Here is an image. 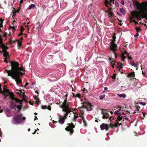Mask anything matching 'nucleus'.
<instances>
[{"label":"nucleus","mask_w":147,"mask_h":147,"mask_svg":"<svg viewBox=\"0 0 147 147\" xmlns=\"http://www.w3.org/2000/svg\"><path fill=\"white\" fill-rule=\"evenodd\" d=\"M7 35V34L6 33H4V34H3V35L2 36L1 35V38H2V36H3L5 37V39H6V36Z\"/></svg>","instance_id":"obj_44"},{"label":"nucleus","mask_w":147,"mask_h":147,"mask_svg":"<svg viewBox=\"0 0 147 147\" xmlns=\"http://www.w3.org/2000/svg\"><path fill=\"white\" fill-rule=\"evenodd\" d=\"M118 108H119L120 109L115 111V112H114V114L116 115H118V117H119V116H121L122 115V114L121 113H121L122 114H124V113L122 112V111H123L124 108L122 107H118Z\"/></svg>","instance_id":"obj_12"},{"label":"nucleus","mask_w":147,"mask_h":147,"mask_svg":"<svg viewBox=\"0 0 147 147\" xmlns=\"http://www.w3.org/2000/svg\"><path fill=\"white\" fill-rule=\"evenodd\" d=\"M104 3L107 7H109V6L108 5L109 4V3L108 0H105V1L104 2Z\"/></svg>","instance_id":"obj_30"},{"label":"nucleus","mask_w":147,"mask_h":147,"mask_svg":"<svg viewBox=\"0 0 147 147\" xmlns=\"http://www.w3.org/2000/svg\"><path fill=\"white\" fill-rule=\"evenodd\" d=\"M70 102H67V99H65L64 102H62V104L60 106V107L62 109V111L65 113H69L71 112L70 107Z\"/></svg>","instance_id":"obj_4"},{"label":"nucleus","mask_w":147,"mask_h":147,"mask_svg":"<svg viewBox=\"0 0 147 147\" xmlns=\"http://www.w3.org/2000/svg\"><path fill=\"white\" fill-rule=\"evenodd\" d=\"M117 67L118 69H120L123 67L122 65L123 64L121 62H119L117 63Z\"/></svg>","instance_id":"obj_22"},{"label":"nucleus","mask_w":147,"mask_h":147,"mask_svg":"<svg viewBox=\"0 0 147 147\" xmlns=\"http://www.w3.org/2000/svg\"><path fill=\"white\" fill-rule=\"evenodd\" d=\"M9 97L12 101H14L16 102H20V100L17 98L14 97V95L13 92H9L8 93Z\"/></svg>","instance_id":"obj_11"},{"label":"nucleus","mask_w":147,"mask_h":147,"mask_svg":"<svg viewBox=\"0 0 147 147\" xmlns=\"http://www.w3.org/2000/svg\"><path fill=\"white\" fill-rule=\"evenodd\" d=\"M16 41H14L12 40H9V43L11 44L13 43H15Z\"/></svg>","instance_id":"obj_42"},{"label":"nucleus","mask_w":147,"mask_h":147,"mask_svg":"<svg viewBox=\"0 0 147 147\" xmlns=\"http://www.w3.org/2000/svg\"><path fill=\"white\" fill-rule=\"evenodd\" d=\"M11 67V70H5V71L8 74V76H11L15 73H20L21 75L23 76L24 74L22 71H24L25 69L23 67H19V64L17 61H10Z\"/></svg>","instance_id":"obj_2"},{"label":"nucleus","mask_w":147,"mask_h":147,"mask_svg":"<svg viewBox=\"0 0 147 147\" xmlns=\"http://www.w3.org/2000/svg\"><path fill=\"white\" fill-rule=\"evenodd\" d=\"M129 119L125 116H121L118 117V120L119 121L123 120V121H124L125 120L127 121Z\"/></svg>","instance_id":"obj_15"},{"label":"nucleus","mask_w":147,"mask_h":147,"mask_svg":"<svg viewBox=\"0 0 147 147\" xmlns=\"http://www.w3.org/2000/svg\"><path fill=\"white\" fill-rule=\"evenodd\" d=\"M117 95L120 98H125L126 97V95L124 94H118Z\"/></svg>","instance_id":"obj_28"},{"label":"nucleus","mask_w":147,"mask_h":147,"mask_svg":"<svg viewBox=\"0 0 147 147\" xmlns=\"http://www.w3.org/2000/svg\"><path fill=\"white\" fill-rule=\"evenodd\" d=\"M75 96L76 97L80 98V94H77Z\"/></svg>","instance_id":"obj_46"},{"label":"nucleus","mask_w":147,"mask_h":147,"mask_svg":"<svg viewBox=\"0 0 147 147\" xmlns=\"http://www.w3.org/2000/svg\"><path fill=\"white\" fill-rule=\"evenodd\" d=\"M11 28H12V30H14L15 29V28H16V27L13 26Z\"/></svg>","instance_id":"obj_60"},{"label":"nucleus","mask_w":147,"mask_h":147,"mask_svg":"<svg viewBox=\"0 0 147 147\" xmlns=\"http://www.w3.org/2000/svg\"><path fill=\"white\" fill-rule=\"evenodd\" d=\"M36 103L38 104L40 103V102L39 101V99H37V100L36 101Z\"/></svg>","instance_id":"obj_40"},{"label":"nucleus","mask_w":147,"mask_h":147,"mask_svg":"<svg viewBox=\"0 0 147 147\" xmlns=\"http://www.w3.org/2000/svg\"><path fill=\"white\" fill-rule=\"evenodd\" d=\"M41 108L42 109H47V106L46 105H44V106H42Z\"/></svg>","instance_id":"obj_38"},{"label":"nucleus","mask_w":147,"mask_h":147,"mask_svg":"<svg viewBox=\"0 0 147 147\" xmlns=\"http://www.w3.org/2000/svg\"><path fill=\"white\" fill-rule=\"evenodd\" d=\"M74 117L72 119V121L74 122H76L78 117V114L76 113H74Z\"/></svg>","instance_id":"obj_16"},{"label":"nucleus","mask_w":147,"mask_h":147,"mask_svg":"<svg viewBox=\"0 0 147 147\" xmlns=\"http://www.w3.org/2000/svg\"><path fill=\"white\" fill-rule=\"evenodd\" d=\"M105 94H103L99 96V98L100 100H102L105 96Z\"/></svg>","instance_id":"obj_37"},{"label":"nucleus","mask_w":147,"mask_h":147,"mask_svg":"<svg viewBox=\"0 0 147 147\" xmlns=\"http://www.w3.org/2000/svg\"><path fill=\"white\" fill-rule=\"evenodd\" d=\"M20 101H19V102H16L17 103L19 104V105H17L16 107L17 108L19 109V110H21L22 108V102L23 100H20Z\"/></svg>","instance_id":"obj_17"},{"label":"nucleus","mask_w":147,"mask_h":147,"mask_svg":"<svg viewBox=\"0 0 147 147\" xmlns=\"http://www.w3.org/2000/svg\"><path fill=\"white\" fill-rule=\"evenodd\" d=\"M22 114H15L13 117V123L15 124H20L22 121Z\"/></svg>","instance_id":"obj_5"},{"label":"nucleus","mask_w":147,"mask_h":147,"mask_svg":"<svg viewBox=\"0 0 147 147\" xmlns=\"http://www.w3.org/2000/svg\"><path fill=\"white\" fill-rule=\"evenodd\" d=\"M69 113H65V114L62 117H60L59 118V122L60 124H63L65 122V120L67 118Z\"/></svg>","instance_id":"obj_9"},{"label":"nucleus","mask_w":147,"mask_h":147,"mask_svg":"<svg viewBox=\"0 0 147 147\" xmlns=\"http://www.w3.org/2000/svg\"><path fill=\"white\" fill-rule=\"evenodd\" d=\"M124 53V54H127V56H128L129 55L128 53H127V51H125L124 53Z\"/></svg>","instance_id":"obj_51"},{"label":"nucleus","mask_w":147,"mask_h":147,"mask_svg":"<svg viewBox=\"0 0 147 147\" xmlns=\"http://www.w3.org/2000/svg\"><path fill=\"white\" fill-rule=\"evenodd\" d=\"M115 76H116L115 75H113V76L112 77V78L113 79L115 78Z\"/></svg>","instance_id":"obj_64"},{"label":"nucleus","mask_w":147,"mask_h":147,"mask_svg":"<svg viewBox=\"0 0 147 147\" xmlns=\"http://www.w3.org/2000/svg\"><path fill=\"white\" fill-rule=\"evenodd\" d=\"M135 29L136 30L137 33H138L139 32L141 31V29L140 28L136 27Z\"/></svg>","instance_id":"obj_35"},{"label":"nucleus","mask_w":147,"mask_h":147,"mask_svg":"<svg viewBox=\"0 0 147 147\" xmlns=\"http://www.w3.org/2000/svg\"><path fill=\"white\" fill-rule=\"evenodd\" d=\"M101 110L102 111L101 113L103 115L102 117V119H105L109 118V114L106 112V110L103 109H101Z\"/></svg>","instance_id":"obj_10"},{"label":"nucleus","mask_w":147,"mask_h":147,"mask_svg":"<svg viewBox=\"0 0 147 147\" xmlns=\"http://www.w3.org/2000/svg\"><path fill=\"white\" fill-rule=\"evenodd\" d=\"M7 87L4 86L3 87V94H5L6 93H9V90H7L6 89Z\"/></svg>","instance_id":"obj_20"},{"label":"nucleus","mask_w":147,"mask_h":147,"mask_svg":"<svg viewBox=\"0 0 147 147\" xmlns=\"http://www.w3.org/2000/svg\"><path fill=\"white\" fill-rule=\"evenodd\" d=\"M35 6V5L34 4L30 5L28 7V10H30L32 8H34Z\"/></svg>","instance_id":"obj_26"},{"label":"nucleus","mask_w":147,"mask_h":147,"mask_svg":"<svg viewBox=\"0 0 147 147\" xmlns=\"http://www.w3.org/2000/svg\"><path fill=\"white\" fill-rule=\"evenodd\" d=\"M120 12L122 13L123 14H125L126 12L125 10L123 8H121L120 9Z\"/></svg>","instance_id":"obj_27"},{"label":"nucleus","mask_w":147,"mask_h":147,"mask_svg":"<svg viewBox=\"0 0 147 147\" xmlns=\"http://www.w3.org/2000/svg\"><path fill=\"white\" fill-rule=\"evenodd\" d=\"M13 10L12 11V18L14 19V17L16 16V13L17 11H15V8H13Z\"/></svg>","instance_id":"obj_21"},{"label":"nucleus","mask_w":147,"mask_h":147,"mask_svg":"<svg viewBox=\"0 0 147 147\" xmlns=\"http://www.w3.org/2000/svg\"><path fill=\"white\" fill-rule=\"evenodd\" d=\"M108 14L109 17L111 18L113 16L114 14L112 12L110 11L109 12Z\"/></svg>","instance_id":"obj_32"},{"label":"nucleus","mask_w":147,"mask_h":147,"mask_svg":"<svg viewBox=\"0 0 147 147\" xmlns=\"http://www.w3.org/2000/svg\"><path fill=\"white\" fill-rule=\"evenodd\" d=\"M16 41L18 42V49H19L20 47L22 46V41H20V40H16Z\"/></svg>","instance_id":"obj_25"},{"label":"nucleus","mask_w":147,"mask_h":147,"mask_svg":"<svg viewBox=\"0 0 147 147\" xmlns=\"http://www.w3.org/2000/svg\"><path fill=\"white\" fill-rule=\"evenodd\" d=\"M121 3L123 5H124V1L123 0H121Z\"/></svg>","instance_id":"obj_59"},{"label":"nucleus","mask_w":147,"mask_h":147,"mask_svg":"<svg viewBox=\"0 0 147 147\" xmlns=\"http://www.w3.org/2000/svg\"><path fill=\"white\" fill-rule=\"evenodd\" d=\"M115 1V0H110L109 2V4L111 6L112 4H114Z\"/></svg>","instance_id":"obj_33"},{"label":"nucleus","mask_w":147,"mask_h":147,"mask_svg":"<svg viewBox=\"0 0 147 147\" xmlns=\"http://www.w3.org/2000/svg\"><path fill=\"white\" fill-rule=\"evenodd\" d=\"M81 119H82L83 121H84V120H85V119L84 118V117H83V116H82V117L81 118Z\"/></svg>","instance_id":"obj_62"},{"label":"nucleus","mask_w":147,"mask_h":147,"mask_svg":"<svg viewBox=\"0 0 147 147\" xmlns=\"http://www.w3.org/2000/svg\"><path fill=\"white\" fill-rule=\"evenodd\" d=\"M20 95L22 96H23V98L25 99V98H26L27 97L23 93V92H22L21 90H20Z\"/></svg>","instance_id":"obj_29"},{"label":"nucleus","mask_w":147,"mask_h":147,"mask_svg":"<svg viewBox=\"0 0 147 147\" xmlns=\"http://www.w3.org/2000/svg\"><path fill=\"white\" fill-rule=\"evenodd\" d=\"M116 121L117 122V123H116V124L117 125H122L121 123H119L118 122V121H119V120H118V118H117V119L116 120Z\"/></svg>","instance_id":"obj_36"},{"label":"nucleus","mask_w":147,"mask_h":147,"mask_svg":"<svg viewBox=\"0 0 147 147\" xmlns=\"http://www.w3.org/2000/svg\"><path fill=\"white\" fill-rule=\"evenodd\" d=\"M115 63V61L114 60H113V61H112L111 62V65H112V66L114 67V65Z\"/></svg>","instance_id":"obj_39"},{"label":"nucleus","mask_w":147,"mask_h":147,"mask_svg":"<svg viewBox=\"0 0 147 147\" xmlns=\"http://www.w3.org/2000/svg\"><path fill=\"white\" fill-rule=\"evenodd\" d=\"M83 123H84V126H86V122L85 121V120H84V121H83Z\"/></svg>","instance_id":"obj_57"},{"label":"nucleus","mask_w":147,"mask_h":147,"mask_svg":"<svg viewBox=\"0 0 147 147\" xmlns=\"http://www.w3.org/2000/svg\"><path fill=\"white\" fill-rule=\"evenodd\" d=\"M140 109V107L139 106H136V110L135 111H134V112H133V113L134 114V113H136V111H139V110Z\"/></svg>","instance_id":"obj_34"},{"label":"nucleus","mask_w":147,"mask_h":147,"mask_svg":"<svg viewBox=\"0 0 147 147\" xmlns=\"http://www.w3.org/2000/svg\"><path fill=\"white\" fill-rule=\"evenodd\" d=\"M83 91H84L85 92H87V90H85V88L83 89Z\"/></svg>","instance_id":"obj_63"},{"label":"nucleus","mask_w":147,"mask_h":147,"mask_svg":"<svg viewBox=\"0 0 147 147\" xmlns=\"http://www.w3.org/2000/svg\"><path fill=\"white\" fill-rule=\"evenodd\" d=\"M109 128L110 127L112 129H113L117 127L118 126V125H116V124L113 125L112 123H110L109 125Z\"/></svg>","instance_id":"obj_23"},{"label":"nucleus","mask_w":147,"mask_h":147,"mask_svg":"<svg viewBox=\"0 0 147 147\" xmlns=\"http://www.w3.org/2000/svg\"><path fill=\"white\" fill-rule=\"evenodd\" d=\"M112 8H109L108 10L105 11V12H110L111 11V10H112Z\"/></svg>","instance_id":"obj_43"},{"label":"nucleus","mask_w":147,"mask_h":147,"mask_svg":"<svg viewBox=\"0 0 147 147\" xmlns=\"http://www.w3.org/2000/svg\"><path fill=\"white\" fill-rule=\"evenodd\" d=\"M140 103L142 104L143 105H145L146 104V103L145 102H140Z\"/></svg>","instance_id":"obj_49"},{"label":"nucleus","mask_w":147,"mask_h":147,"mask_svg":"<svg viewBox=\"0 0 147 147\" xmlns=\"http://www.w3.org/2000/svg\"><path fill=\"white\" fill-rule=\"evenodd\" d=\"M23 40V38H22V37H21L20 38V40H20V41H22V40Z\"/></svg>","instance_id":"obj_61"},{"label":"nucleus","mask_w":147,"mask_h":147,"mask_svg":"<svg viewBox=\"0 0 147 147\" xmlns=\"http://www.w3.org/2000/svg\"><path fill=\"white\" fill-rule=\"evenodd\" d=\"M109 60L110 61V62H111L112 61H113L114 60L113 59H112L110 57H109Z\"/></svg>","instance_id":"obj_53"},{"label":"nucleus","mask_w":147,"mask_h":147,"mask_svg":"<svg viewBox=\"0 0 147 147\" xmlns=\"http://www.w3.org/2000/svg\"><path fill=\"white\" fill-rule=\"evenodd\" d=\"M3 20H2V22H1V23H0V26L1 28H2L3 27Z\"/></svg>","instance_id":"obj_41"},{"label":"nucleus","mask_w":147,"mask_h":147,"mask_svg":"<svg viewBox=\"0 0 147 147\" xmlns=\"http://www.w3.org/2000/svg\"><path fill=\"white\" fill-rule=\"evenodd\" d=\"M121 59L122 60V61H124L125 59L126 58V57L124 56V53H122L121 55Z\"/></svg>","instance_id":"obj_24"},{"label":"nucleus","mask_w":147,"mask_h":147,"mask_svg":"<svg viewBox=\"0 0 147 147\" xmlns=\"http://www.w3.org/2000/svg\"><path fill=\"white\" fill-rule=\"evenodd\" d=\"M23 33L22 32H20V33H19V34H18V35L19 36H22V35H23Z\"/></svg>","instance_id":"obj_58"},{"label":"nucleus","mask_w":147,"mask_h":147,"mask_svg":"<svg viewBox=\"0 0 147 147\" xmlns=\"http://www.w3.org/2000/svg\"><path fill=\"white\" fill-rule=\"evenodd\" d=\"M20 75H21L20 73H15L14 75L10 76L13 78L15 79L17 84L22 83V80L20 78Z\"/></svg>","instance_id":"obj_7"},{"label":"nucleus","mask_w":147,"mask_h":147,"mask_svg":"<svg viewBox=\"0 0 147 147\" xmlns=\"http://www.w3.org/2000/svg\"><path fill=\"white\" fill-rule=\"evenodd\" d=\"M92 104L90 102L85 103L83 106V107H84V108L86 109V110L88 111H90L92 110Z\"/></svg>","instance_id":"obj_8"},{"label":"nucleus","mask_w":147,"mask_h":147,"mask_svg":"<svg viewBox=\"0 0 147 147\" xmlns=\"http://www.w3.org/2000/svg\"><path fill=\"white\" fill-rule=\"evenodd\" d=\"M0 93L3 94V91L2 90V89L1 87V85L0 86Z\"/></svg>","instance_id":"obj_50"},{"label":"nucleus","mask_w":147,"mask_h":147,"mask_svg":"<svg viewBox=\"0 0 147 147\" xmlns=\"http://www.w3.org/2000/svg\"><path fill=\"white\" fill-rule=\"evenodd\" d=\"M138 36H139V34H138V33L137 32V33L136 34H135L134 35V37H137Z\"/></svg>","instance_id":"obj_54"},{"label":"nucleus","mask_w":147,"mask_h":147,"mask_svg":"<svg viewBox=\"0 0 147 147\" xmlns=\"http://www.w3.org/2000/svg\"><path fill=\"white\" fill-rule=\"evenodd\" d=\"M127 77L129 78L130 77H133V79H135V78H134V77H135V75L134 74V72H132L130 73L129 74L127 75Z\"/></svg>","instance_id":"obj_19"},{"label":"nucleus","mask_w":147,"mask_h":147,"mask_svg":"<svg viewBox=\"0 0 147 147\" xmlns=\"http://www.w3.org/2000/svg\"><path fill=\"white\" fill-rule=\"evenodd\" d=\"M84 112H83V111H81L80 113V114L82 115H83L84 114Z\"/></svg>","instance_id":"obj_55"},{"label":"nucleus","mask_w":147,"mask_h":147,"mask_svg":"<svg viewBox=\"0 0 147 147\" xmlns=\"http://www.w3.org/2000/svg\"><path fill=\"white\" fill-rule=\"evenodd\" d=\"M130 64L131 66H134V67H136V69L138 70V66L139 65V63L138 61L136 62V63H134V61H133L132 62H131Z\"/></svg>","instance_id":"obj_18"},{"label":"nucleus","mask_w":147,"mask_h":147,"mask_svg":"<svg viewBox=\"0 0 147 147\" xmlns=\"http://www.w3.org/2000/svg\"><path fill=\"white\" fill-rule=\"evenodd\" d=\"M7 59H8L7 58V57L5 58L4 59V62H6V63H7Z\"/></svg>","instance_id":"obj_56"},{"label":"nucleus","mask_w":147,"mask_h":147,"mask_svg":"<svg viewBox=\"0 0 147 147\" xmlns=\"http://www.w3.org/2000/svg\"><path fill=\"white\" fill-rule=\"evenodd\" d=\"M131 22H134L136 24H138V22L134 20H133L131 21Z\"/></svg>","instance_id":"obj_45"},{"label":"nucleus","mask_w":147,"mask_h":147,"mask_svg":"<svg viewBox=\"0 0 147 147\" xmlns=\"http://www.w3.org/2000/svg\"><path fill=\"white\" fill-rule=\"evenodd\" d=\"M134 3L137 7V8L139 11H134L131 13V15L133 17L136 18L138 21H140L142 18H144L147 19V13H145V12L147 10L146 7L147 5L146 6L142 5L144 4V2H142L141 4H140L138 2L136 1Z\"/></svg>","instance_id":"obj_1"},{"label":"nucleus","mask_w":147,"mask_h":147,"mask_svg":"<svg viewBox=\"0 0 147 147\" xmlns=\"http://www.w3.org/2000/svg\"><path fill=\"white\" fill-rule=\"evenodd\" d=\"M3 39L1 38V36L0 34V47L3 49L2 52H4L3 57L9 59V53L6 51L8 47L3 43Z\"/></svg>","instance_id":"obj_3"},{"label":"nucleus","mask_w":147,"mask_h":147,"mask_svg":"<svg viewBox=\"0 0 147 147\" xmlns=\"http://www.w3.org/2000/svg\"><path fill=\"white\" fill-rule=\"evenodd\" d=\"M67 125L68 126L65 128V130L69 131V134L71 135L74 132V128L75 127V125L72 122L68 123Z\"/></svg>","instance_id":"obj_6"},{"label":"nucleus","mask_w":147,"mask_h":147,"mask_svg":"<svg viewBox=\"0 0 147 147\" xmlns=\"http://www.w3.org/2000/svg\"><path fill=\"white\" fill-rule=\"evenodd\" d=\"M101 130L105 129L106 131H107L109 130V125L107 124L103 123L101 124L100 126Z\"/></svg>","instance_id":"obj_14"},{"label":"nucleus","mask_w":147,"mask_h":147,"mask_svg":"<svg viewBox=\"0 0 147 147\" xmlns=\"http://www.w3.org/2000/svg\"><path fill=\"white\" fill-rule=\"evenodd\" d=\"M24 30V29L22 26H21V32H22Z\"/></svg>","instance_id":"obj_52"},{"label":"nucleus","mask_w":147,"mask_h":147,"mask_svg":"<svg viewBox=\"0 0 147 147\" xmlns=\"http://www.w3.org/2000/svg\"><path fill=\"white\" fill-rule=\"evenodd\" d=\"M83 108H84V107H83V106L82 107H79L78 108L79 109L80 111H83L81 109Z\"/></svg>","instance_id":"obj_48"},{"label":"nucleus","mask_w":147,"mask_h":147,"mask_svg":"<svg viewBox=\"0 0 147 147\" xmlns=\"http://www.w3.org/2000/svg\"><path fill=\"white\" fill-rule=\"evenodd\" d=\"M117 47V45L115 44V42H111V46L110 47L111 49L112 50L113 53H115V52L116 50Z\"/></svg>","instance_id":"obj_13"},{"label":"nucleus","mask_w":147,"mask_h":147,"mask_svg":"<svg viewBox=\"0 0 147 147\" xmlns=\"http://www.w3.org/2000/svg\"><path fill=\"white\" fill-rule=\"evenodd\" d=\"M113 40L111 41V42H115V41L116 39L115 34H114L113 35Z\"/></svg>","instance_id":"obj_31"},{"label":"nucleus","mask_w":147,"mask_h":147,"mask_svg":"<svg viewBox=\"0 0 147 147\" xmlns=\"http://www.w3.org/2000/svg\"><path fill=\"white\" fill-rule=\"evenodd\" d=\"M47 109L49 110H51V108L50 107V106H47Z\"/></svg>","instance_id":"obj_47"}]
</instances>
